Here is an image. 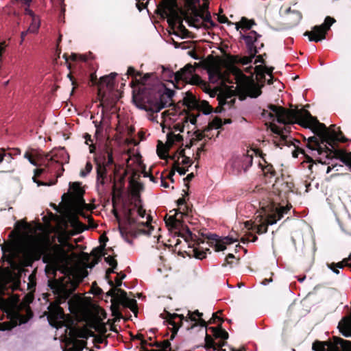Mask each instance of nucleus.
<instances>
[{"instance_id": "obj_1", "label": "nucleus", "mask_w": 351, "mask_h": 351, "mask_svg": "<svg viewBox=\"0 0 351 351\" xmlns=\"http://www.w3.org/2000/svg\"><path fill=\"white\" fill-rule=\"evenodd\" d=\"M43 256V262L47 263L45 271L56 275L58 266L65 256L64 247L59 244H44L40 241L33 239L22 249V258L25 266H32L35 261Z\"/></svg>"}, {"instance_id": "obj_2", "label": "nucleus", "mask_w": 351, "mask_h": 351, "mask_svg": "<svg viewBox=\"0 0 351 351\" xmlns=\"http://www.w3.org/2000/svg\"><path fill=\"white\" fill-rule=\"evenodd\" d=\"M174 95V90L166 87L163 91L143 87L139 88L137 95L133 94V100L141 109L158 112L165 108L174 105L172 99Z\"/></svg>"}, {"instance_id": "obj_3", "label": "nucleus", "mask_w": 351, "mask_h": 351, "mask_svg": "<svg viewBox=\"0 0 351 351\" xmlns=\"http://www.w3.org/2000/svg\"><path fill=\"white\" fill-rule=\"evenodd\" d=\"M283 111L287 118H289L291 120L295 119V112L284 110ZM296 113H298V112L297 111ZM299 113L304 117V119L300 121L302 126L305 128H310L314 134L313 136H317L322 144L326 143L328 146L334 148V147H336L337 142L346 143L348 141V139L344 135L339 137L335 130H330L327 128L324 123H320L317 117L312 116L308 110H300Z\"/></svg>"}, {"instance_id": "obj_4", "label": "nucleus", "mask_w": 351, "mask_h": 351, "mask_svg": "<svg viewBox=\"0 0 351 351\" xmlns=\"http://www.w3.org/2000/svg\"><path fill=\"white\" fill-rule=\"evenodd\" d=\"M79 283L80 281L67 276L48 280V286L55 295L54 302L58 311L62 312V309L59 306L64 303L71 297L78 287Z\"/></svg>"}, {"instance_id": "obj_5", "label": "nucleus", "mask_w": 351, "mask_h": 351, "mask_svg": "<svg viewBox=\"0 0 351 351\" xmlns=\"http://www.w3.org/2000/svg\"><path fill=\"white\" fill-rule=\"evenodd\" d=\"M327 143L322 144L321 140L317 136H310L307 139L306 147L311 151V154L315 156L316 155L326 154V158L339 159L341 162L344 160L343 158L346 152L341 149L329 147Z\"/></svg>"}, {"instance_id": "obj_6", "label": "nucleus", "mask_w": 351, "mask_h": 351, "mask_svg": "<svg viewBox=\"0 0 351 351\" xmlns=\"http://www.w3.org/2000/svg\"><path fill=\"white\" fill-rule=\"evenodd\" d=\"M164 74L167 76L173 77L176 83L182 81L184 83H189L192 85L206 86V82L202 80L199 75L194 74L195 68L191 64H187L180 71L174 73L170 69H166L163 67Z\"/></svg>"}, {"instance_id": "obj_7", "label": "nucleus", "mask_w": 351, "mask_h": 351, "mask_svg": "<svg viewBox=\"0 0 351 351\" xmlns=\"http://www.w3.org/2000/svg\"><path fill=\"white\" fill-rule=\"evenodd\" d=\"M267 107L271 112H268L266 110H263V111L262 112L263 116L267 115V117L270 119H272V120H274L276 118V121L279 123H282L285 125L298 123L302 126L300 121H302L304 119V117L302 116L303 114H300L299 112L298 113L295 112V117H296L295 119L291 120L289 118V119L287 118V116L285 114L284 115L285 112L283 111V110H287V111H292L294 112H297V111L300 112V110H306V109H304V108L287 109L284 107L278 106H276V105L271 104H269Z\"/></svg>"}, {"instance_id": "obj_8", "label": "nucleus", "mask_w": 351, "mask_h": 351, "mask_svg": "<svg viewBox=\"0 0 351 351\" xmlns=\"http://www.w3.org/2000/svg\"><path fill=\"white\" fill-rule=\"evenodd\" d=\"M160 15L167 18V22L169 25H175L176 21H180L185 15L184 10L180 8L178 4V0H162L160 8H158Z\"/></svg>"}, {"instance_id": "obj_9", "label": "nucleus", "mask_w": 351, "mask_h": 351, "mask_svg": "<svg viewBox=\"0 0 351 351\" xmlns=\"http://www.w3.org/2000/svg\"><path fill=\"white\" fill-rule=\"evenodd\" d=\"M203 314L199 313L198 310L195 311L194 312H191L190 311L188 312V316L184 317L183 315H179L177 313H171L169 312H166L165 317H163L165 321L167 322L169 325L172 326L171 328V339H173L179 328L182 326L183 321L185 320L186 322L189 319L196 322L197 318L195 316L198 317H202Z\"/></svg>"}, {"instance_id": "obj_10", "label": "nucleus", "mask_w": 351, "mask_h": 351, "mask_svg": "<svg viewBox=\"0 0 351 351\" xmlns=\"http://www.w3.org/2000/svg\"><path fill=\"white\" fill-rule=\"evenodd\" d=\"M184 20L191 27H201L203 22L200 20V16L202 14L201 10H197V4L200 3V0H184Z\"/></svg>"}, {"instance_id": "obj_11", "label": "nucleus", "mask_w": 351, "mask_h": 351, "mask_svg": "<svg viewBox=\"0 0 351 351\" xmlns=\"http://www.w3.org/2000/svg\"><path fill=\"white\" fill-rule=\"evenodd\" d=\"M335 19L329 16H326L324 23L321 25H315L311 31H306L304 36H308L309 41L319 42L326 38L327 32L330 26L335 23Z\"/></svg>"}, {"instance_id": "obj_12", "label": "nucleus", "mask_w": 351, "mask_h": 351, "mask_svg": "<svg viewBox=\"0 0 351 351\" xmlns=\"http://www.w3.org/2000/svg\"><path fill=\"white\" fill-rule=\"evenodd\" d=\"M202 236L208 240L207 243L210 247H213L216 252L223 251L226 249V245L232 244L239 241L238 238H234L233 236L225 237L220 239L215 234H204Z\"/></svg>"}, {"instance_id": "obj_13", "label": "nucleus", "mask_w": 351, "mask_h": 351, "mask_svg": "<svg viewBox=\"0 0 351 351\" xmlns=\"http://www.w3.org/2000/svg\"><path fill=\"white\" fill-rule=\"evenodd\" d=\"M261 37V35L258 34L256 31L252 30L247 34H241V38L244 40L247 52H252L254 55H256L258 49L264 47V44L259 42L258 39Z\"/></svg>"}, {"instance_id": "obj_14", "label": "nucleus", "mask_w": 351, "mask_h": 351, "mask_svg": "<svg viewBox=\"0 0 351 351\" xmlns=\"http://www.w3.org/2000/svg\"><path fill=\"white\" fill-rule=\"evenodd\" d=\"M178 236L184 239L189 248L198 246L201 243H204V240L193 234L187 226H184L182 230H180Z\"/></svg>"}, {"instance_id": "obj_15", "label": "nucleus", "mask_w": 351, "mask_h": 351, "mask_svg": "<svg viewBox=\"0 0 351 351\" xmlns=\"http://www.w3.org/2000/svg\"><path fill=\"white\" fill-rule=\"evenodd\" d=\"M117 74L116 73H111L108 75L101 77L99 80L97 88V95L100 100H102L105 97V91L103 90L104 85L112 90L114 87V79Z\"/></svg>"}, {"instance_id": "obj_16", "label": "nucleus", "mask_w": 351, "mask_h": 351, "mask_svg": "<svg viewBox=\"0 0 351 351\" xmlns=\"http://www.w3.org/2000/svg\"><path fill=\"white\" fill-rule=\"evenodd\" d=\"M339 337L333 336L331 339L325 341H315L313 343V350L314 351H338V343L336 339Z\"/></svg>"}, {"instance_id": "obj_17", "label": "nucleus", "mask_w": 351, "mask_h": 351, "mask_svg": "<svg viewBox=\"0 0 351 351\" xmlns=\"http://www.w3.org/2000/svg\"><path fill=\"white\" fill-rule=\"evenodd\" d=\"M125 219L128 225L136 226L137 230L144 234L150 235L152 230L154 229L151 225L152 219L150 215L147 216V221L146 222H137V220L133 217H126Z\"/></svg>"}, {"instance_id": "obj_18", "label": "nucleus", "mask_w": 351, "mask_h": 351, "mask_svg": "<svg viewBox=\"0 0 351 351\" xmlns=\"http://www.w3.org/2000/svg\"><path fill=\"white\" fill-rule=\"evenodd\" d=\"M94 161L96 164L97 182L104 185L108 173V167L104 165L105 158L104 157H95Z\"/></svg>"}, {"instance_id": "obj_19", "label": "nucleus", "mask_w": 351, "mask_h": 351, "mask_svg": "<svg viewBox=\"0 0 351 351\" xmlns=\"http://www.w3.org/2000/svg\"><path fill=\"white\" fill-rule=\"evenodd\" d=\"M1 250L3 252V258L11 266L15 264V258L16 252L15 246L13 243H10L1 245Z\"/></svg>"}, {"instance_id": "obj_20", "label": "nucleus", "mask_w": 351, "mask_h": 351, "mask_svg": "<svg viewBox=\"0 0 351 351\" xmlns=\"http://www.w3.org/2000/svg\"><path fill=\"white\" fill-rule=\"evenodd\" d=\"M291 205L287 204L286 206H276L275 208V212L269 214L267 216V223L273 225L277 222V221L282 219L285 214H287L291 209Z\"/></svg>"}, {"instance_id": "obj_21", "label": "nucleus", "mask_w": 351, "mask_h": 351, "mask_svg": "<svg viewBox=\"0 0 351 351\" xmlns=\"http://www.w3.org/2000/svg\"><path fill=\"white\" fill-rule=\"evenodd\" d=\"M248 56H240L239 55H231L227 56V60L233 64H239L242 65H246L252 62V60L255 58L256 55H254L252 52H247Z\"/></svg>"}, {"instance_id": "obj_22", "label": "nucleus", "mask_w": 351, "mask_h": 351, "mask_svg": "<svg viewBox=\"0 0 351 351\" xmlns=\"http://www.w3.org/2000/svg\"><path fill=\"white\" fill-rule=\"evenodd\" d=\"M258 83H256L254 80H250L249 82L244 84V88L247 95L252 98H256L262 93L261 87Z\"/></svg>"}, {"instance_id": "obj_23", "label": "nucleus", "mask_w": 351, "mask_h": 351, "mask_svg": "<svg viewBox=\"0 0 351 351\" xmlns=\"http://www.w3.org/2000/svg\"><path fill=\"white\" fill-rule=\"evenodd\" d=\"M106 244H101L99 246L95 247L92 251L90 254L94 256V259L91 263H90L87 267L89 268H93L95 265L98 264L100 262L101 258L105 256L106 252Z\"/></svg>"}, {"instance_id": "obj_24", "label": "nucleus", "mask_w": 351, "mask_h": 351, "mask_svg": "<svg viewBox=\"0 0 351 351\" xmlns=\"http://www.w3.org/2000/svg\"><path fill=\"white\" fill-rule=\"evenodd\" d=\"M198 101L195 96L191 91H187L182 100V105L187 107V110H184V112L186 114L187 112H189V110H195Z\"/></svg>"}, {"instance_id": "obj_25", "label": "nucleus", "mask_w": 351, "mask_h": 351, "mask_svg": "<svg viewBox=\"0 0 351 351\" xmlns=\"http://www.w3.org/2000/svg\"><path fill=\"white\" fill-rule=\"evenodd\" d=\"M338 328L344 337H351V315L343 317L339 322Z\"/></svg>"}, {"instance_id": "obj_26", "label": "nucleus", "mask_w": 351, "mask_h": 351, "mask_svg": "<svg viewBox=\"0 0 351 351\" xmlns=\"http://www.w3.org/2000/svg\"><path fill=\"white\" fill-rule=\"evenodd\" d=\"M289 14L286 16V24L289 27H293L297 25L301 21L302 15L300 12L297 10L291 11L288 10Z\"/></svg>"}, {"instance_id": "obj_27", "label": "nucleus", "mask_w": 351, "mask_h": 351, "mask_svg": "<svg viewBox=\"0 0 351 351\" xmlns=\"http://www.w3.org/2000/svg\"><path fill=\"white\" fill-rule=\"evenodd\" d=\"M293 145L295 147V149L292 152L293 157L297 158L299 154H303L304 156V158H305V161L306 162L309 163V165H308V168L310 170H311V169L313 167V165L314 163H316V160H314L311 156H308L306 153V152H305V150L304 149L300 148V147L296 146L294 144H293ZM317 162H319V163H322V164H326V162H323L322 160V159L317 160Z\"/></svg>"}, {"instance_id": "obj_28", "label": "nucleus", "mask_w": 351, "mask_h": 351, "mask_svg": "<svg viewBox=\"0 0 351 351\" xmlns=\"http://www.w3.org/2000/svg\"><path fill=\"white\" fill-rule=\"evenodd\" d=\"M199 115V112L196 115H194L193 114L187 112L186 115L184 118L183 122L182 123H178L173 125L174 130L180 131V132H183L186 123H188L189 121H190L193 125L196 124L197 117Z\"/></svg>"}, {"instance_id": "obj_29", "label": "nucleus", "mask_w": 351, "mask_h": 351, "mask_svg": "<svg viewBox=\"0 0 351 351\" xmlns=\"http://www.w3.org/2000/svg\"><path fill=\"white\" fill-rule=\"evenodd\" d=\"M178 214L182 215L183 213L176 210L175 215L169 216L168 219L166 220V224L167 226L180 231L184 226L182 224V221L177 218Z\"/></svg>"}, {"instance_id": "obj_30", "label": "nucleus", "mask_w": 351, "mask_h": 351, "mask_svg": "<svg viewBox=\"0 0 351 351\" xmlns=\"http://www.w3.org/2000/svg\"><path fill=\"white\" fill-rule=\"evenodd\" d=\"M274 187L279 191L280 194L287 195L291 192H293L294 184L293 182L283 181L281 183L276 182L274 185Z\"/></svg>"}, {"instance_id": "obj_31", "label": "nucleus", "mask_w": 351, "mask_h": 351, "mask_svg": "<svg viewBox=\"0 0 351 351\" xmlns=\"http://www.w3.org/2000/svg\"><path fill=\"white\" fill-rule=\"evenodd\" d=\"M69 188L72 190V196L73 198L82 199V197L85 193L84 190L81 187V183L78 182H70Z\"/></svg>"}, {"instance_id": "obj_32", "label": "nucleus", "mask_w": 351, "mask_h": 351, "mask_svg": "<svg viewBox=\"0 0 351 351\" xmlns=\"http://www.w3.org/2000/svg\"><path fill=\"white\" fill-rule=\"evenodd\" d=\"M268 225H269V224L267 223V219H266L265 223H261V224L257 225V226L253 225L250 221H247L245 223V227L246 228H247L248 230H252L256 229V233H258V234H261L263 233H266L267 232Z\"/></svg>"}, {"instance_id": "obj_33", "label": "nucleus", "mask_w": 351, "mask_h": 351, "mask_svg": "<svg viewBox=\"0 0 351 351\" xmlns=\"http://www.w3.org/2000/svg\"><path fill=\"white\" fill-rule=\"evenodd\" d=\"M271 130L273 133L276 134L280 136V141L282 145H289L291 140L288 139V137L284 134L283 129L278 127L274 123H271L270 125Z\"/></svg>"}, {"instance_id": "obj_34", "label": "nucleus", "mask_w": 351, "mask_h": 351, "mask_svg": "<svg viewBox=\"0 0 351 351\" xmlns=\"http://www.w3.org/2000/svg\"><path fill=\"white\" fill-rule=\"evenodd\" d=\"M69 222L71 226L76 230L77 233H81L86 229L85 225L80 221L77 216L75 215L70 217Z\"/></svg>"}, {"instance_id": "obj_35", "label": "nucleus", "mask_w": 351, "mask_h": 351, "mask_svg": "<svg viewBox=\"0 0 351 351\" xmlns=\"http://www.w3.org/2000/svg\"><path fill=\"white\" fill-rule=\"evenodd\" d=\"M256 23L253 19H248L246 17L243 16L239 23H235L236 29L238 30L239 28L242 29L250 30L253 25H255Z\"/></svg>"}, {"instance_id": "obj_36", "label": "nucleus", "mask_w": 351, "mask_h": 351, "mask_svg": "<svg viewBox=\"0 0 351 351\" xmlns=\"http://www.w3.org/2000/svg\"><path fill=\"white\" fill-rule=\"evenodd\" d=\"M169 145L163 144L160 141H158V143L157 145V154L160 159L165 160L167 158V153L169 150Z\"/></svg>"}, {"instance_id": "obj_37", "label": "nucleus", "mask_w": 351, "mask_h": 351, "mask_svg": "<svg viewBox=\"0 0 351 351\" xmlns=\"http://www.w3.org/2000/svg\"><path fill=\"white\" fill-rule=\"evenodd\" d=\"M191 252L193 253V256L197 258L202 260L206 257V252H208L210 253V251L209 248H206L204 250L203 248L200 247L199 245L195 246L193 247H191Z\"/></svg>"}, {"instance_id": "obj_38", "label": "nucleus", "mask_w": 351, "mask_h": 351, "mask_svg": "<svg viewBox=\"0 0 351 351\" xmlns=\"http://www.w3.org/2000/svg\"><path fill=\"white\" fill-rule=\"evenodd\" d=\"M98 157H104L105 162H104L107 167L114 164L112 149L109 147L105 149V152Z\"/></svg>"}, {"instance_id": "obj_39", "label": "nucleus", "mask_w": 351, "mask_h": 351, "mask_svg": "<svg viewBox=\"0 0 351 351\" xmlns=\"http://www.w3.org/2000/svg\"><path fill=\"white\" fill-rule=\"evenodd\" d=\"M263 160L265 163L264 166H261L262 171L265 175V176H269V178H274L276 175V172L273 167V165L270 163H268L264 158Z\"/></svg>"}, {"instance_id": "obj_40", "label": "nucleus", "mask_w": 351, "mask_h": 351, "mask_svg": "<svg viewBox=\"0 0 351 351\" xmlns=\"http://www.w3.org/2000/svg\"><path fill=\"white\" fill-rule=\"evenodd\" d=\"M195 110L202 111L205 114H209L213 111L212 106L206 100L198 101L197 108Z\"/></svg>"}, {"instance_id": "obj_41", "label": "nucleus", "mask_w": 351, "mask_h": 351, "mask_svg": "<svg viewBox=\"0 0 351 351\" xmlns=\"http://www.w3.org/2000/svg\"><path fill=\"white\" fill-rule=\"evenodd\" d=\"M63 58L65 60L66 63L67 64V66L69 69H71V64L69 63V60H71L72 61H77L78 60L85 62L86 61V58L82 55H78L77 53H73L70 56H69L66 53L63 55Z\"/></svg>"}, {"instance_id": "obj_42", "label": "nucleus", "mask_w": 351, "mask_h": 351, "mask_svg": "<svg viewBox=\"0 0 351 351\" xmlns=\"http://www.w3.org/2000/svg\"><path fill=\"white\" fill-rule=\"evenodd\" d=\"M123 307L130 308L133 313H136L138 312L137 302L135 299H131L128 298L122 303H121Z\"/></svg>"}, {"instance_id": "obj_43", "label": "nucleus", "mask_w": 351, "mask_h": 351, "mask_svg": "<svg viewBox=\"0 0 351 351\" xmlns=\"http://www.w3.org/2000/svg\"><path fill=\"white\" fill-rule=\"evenodd\" d=\"M223 125L222 119L219 117H215L212 121L208 123V125L204 129V132H208L213 128L219 129Z\"/></svg>"}, {"instance_id": "obj_44", "label": "nucleus", "mask_w": 351, "mask_h": 351, "mask_svg": "<svg viewBox=\"0 0 351 351\" xmlns=\"http://www.w3.org/2000/svg\"><path fill=\"white\" fill-rule=\"evenodd\" d=\"M128 298V297L127 292L125 290L119 287L117 289L116 298H112L111 302L114 301V302L116 303L121 304Z\"/></svg>"}, {"instance_id": "obj_45", "label": "nucleus", "mask_w": 351, "mask_h": 351, "mask_svg": "<svg viewBox=\"0 0 351 351\" xmlns=\"http://www.w3.org/2000/svg\"><path fill=\"white\" fill-rule=\"evenodd\" d=\"M167 144L169 145V147L172 146L175 142H182L183 141V136L178 134H175L173 133H169L167 135Z\"/></svg>"}, {"instance_id": "obj_46", "label": "nucleus", "mask_w": 351, "mask_h": 351, "mask_svg": "<svg viewBox=\"0 0 351 351\" xmlns=\"http://www.w3.org/2000/svg\"><path fill=\"white\" fill-rule=\"evenodd\" d=\"M127 78L129 76H132L133 77V80L131 82V86H134L136 83V78L141 77L142 75V73L140 71H136L133 66H129L127 71Z\"/></svg>"}, {"instance_id": "obj_47", "label": "nucleus", "mask_w": 351, "mask_h": 351, "mask_svg": "<svg viewBox=\"0 0 351 351\" xmlns=\"http://www.w3.org/2000/svg\"><path fill=\"white\" fill-rule=\"evenodd\" d=\"M205 348L207 350L212 349L213 351L217 350V343L213 338L207 332L205 336Z\"/></svg>"}, {"instance_id": "obj_48", "label": "nucleus", "mask_w": 351, "mask_h": 351, "mask_svg": "<svg viewBox=\"0 0 351 351\" xmlns=\"http://www.w3.org/2000/svg\"><path fill=\"white\" fill-rule=\"evenodd\" d=\"M242 168L243 169L244 172H246L247 169L252 165L253 163V156L252 155H250L248 153L247 155L243 156L242 160Z\"/></svg>"}, {"instance_id": "obj_49", "label": "nucleus", "mask_w": 351, "mask_h": 351, "mask_svg": "<svg viewBox=\"0 0 351 351\" xmlns=\"http://www.w3.org/2000/svg\"><path fill=\"white\" fill-rule=\"evenodd\" d=\"M338 341V346L342 351H351V341L345 340L341 337L336 339Z\"/></svg>"}, {"instance_id": "obj_50", "label": "nucleus", "mask_w": 351, "mask_h": 351, "mask_svg": "<svg viewBox=\"0 0 351 351\" xmlns=\"http://www.w3.org/2000/svg\"><path fill=\"white\" fill-rule=\"evenodd\" d=\"M39 27H40V19H38V17L37 16H33L32 18L31 24L27 30L31 33H36V32H37Z\"/></svg>"}, {"instance_id": "obj_51", "label": "nucleus", "mask_w": 351, "mask_h": 351, "mask_svg": "<svg viewBox=\"0 0 351 351\" xmlns=\"http://www.w3.org/2000/svg\"><path fill=\"white\" fill-rule=\"evenodd\" d=\"M111 302L112 304L110 308L112 311V315L119 319L123 318V315L120 311L121 304L116 303L114 301Z\"/></svg>"}, {"instance_id": "obj_52", "label": "nucleus", "mask_w": 351, "mask_h": 351, "mask_svg": "<svg viewBox=\"0 0 351 351\" xmlns=\"http://www.w3.org/2000/svg\"><path fill=\"white\" fill-rule=\"evenodd\" d=\"M265 69H267V66L265 65H256L254 68L256 75L260 77L261 81L265 80Z\"/></svg>"}, {"instance_id": "obj_53", "label": "nucleus", "mask_w": 351, "mask_h": 351, "mask_svg": "<svg viewBox=\"0 0 351 351\" xmlns=\"http://www.w3.org/2000/svg\"><path fill=\"white\" fill-rule=\"evenodd\" d=\"M90 326L95 328L96 331L100 333V335H105L107 332L106 324L100 322L99 321L97 323L92 324Z\"/></svg>"}, {"instance_id": "obj_54", "label": "nucleus", "mask_w": 351, "mask_h": 351, "mask_svg": "<svg viewBox=\"0 0 351 351\" xmlns=\"http://www.w3.org/2000/svg\"><path fill=\"white\" fill-rule=\"evenodd\" d=\"M87 342L84 340L74 339L73 346L75 351H82L86 348Z\"/></svg>"}, {"instance_id": "obj_55", "label": "nucleus", "mask_w": 351, "mask_h": 351, "mask_svg": "<svg viewBox=\"0 0 351 351\" xmlns=\"http://www.w3.org/2000/svg\"><path fill=\"white\" fill-rule=\"evenodd\" d=\"M229 335L228 332L222 328L221 324H219V328L215 336L216 339H221V340H226L228 339Z\"/></svg>"}, {"instance_id": "obj_56", "label": "nucleus", "mask_w": 351, "mask_h": 351, "mask_svg": "<svg viewBox=\"0 0 351 351\" xmlns=\"http://www.w3.org/2000/svg\"><path fill=\"white\" fill-rule=\"evenodd\" d=\"M200 19H202V22H205L207 23H209L210 27L215 26V23L213 21L211 15L209 11H207L206 13L202 14V16H200Z\"/></svg>"}, {"instance_id": "obj_57", "label": "nucleus", "mask_w": 351, "mask_h": 351, "mask_svg": "<svg viewBox=\"0 0 351 351\" xmlns=\"http://www.w3.org/2000/svg\"><path fill=\"white\" fill-rule=\"evenodd\" d=\"M180 165L178 160H176L173 165V169H175V171H178L181 176L184 175L188 171V168L180 167Z\"/></svg>"}, {"instance_id": "obj_58", "label": "nucleus", "mask_w": 351, "mask_h": 351, "mask_svg": "<svg viewBox=\"0 0 351 351\" xmlns=\"http://www.w3.org/2000/svg\"><path fill=\"white\" fill-rule=\"evenodd\" d=\"M130 184L132 185L135 194L139 193L141 190L143 189V184L137 181H134L133 178H132L130 180Z\"/></svg>"}, {"instance_id": "obj_59", "label": "nucleus", "mask_w": 351, "mask_h": 351, "mask_svg": "<svg viewBox=\"0 0 351 351\" xmlns=\"http://www.w3.org/2000/svg\"><path fill=\"white\" fill-rule=\"evenodd\" d=\"M184 18L180 19V21H176V23H178V29L181 32L183 36H186L189 34V31L186 27L184 26L182 22H183Z\"/></svg>"}, {"instance_id": "obj_60", "label": "nucleus", "mask_w": 351, "mask_h": 351, "mask_svg": "<svg viewBox=\"0 0 351 351\" xmlns=\"http://www.w3.org/2000/svg\"><path fill=\"white\" fill-rule=\"evenodd\" d=\"M208 74L210 79L213 78L214 76H215L218 79H220L222 76L221 71L217 68L209 69Z\"/></svg>"}, {"instance_id": "obj_61", "label": "nucleus", "mask_w": 351, "mask_h": 351, "mask_svg": "<svg viewBox=\"0 0 351 351\" xmlns=\"http://www.w3.org/2000/svg\"><path fill=\"white\" fill-rule=\"evenodd\" d=\"M151 76L150 73H145L143 77H139L140 78H136V85H145V82L149 79Z\"/></svg>"}, {"instance_id": "obj_62", "label": "nucleus", "mask_w": 351, "mask_h": 351, "mask_svg": "<svg viewBox=\"0 0 351 351\" xmlns=\"http://www.w3.org/2000/svg\"><path fill=\"white\" fill-rule=\"evenodd\" d=\"M115 269L116 268L111 267L110 268L107 269L106 272V276H105L106 279L108 280V282L109 285H110L111 287L114 286V282L110 279V275L112 273H115V271H114Z\"/></svg>"}, {"instance_id": "obj_63", "label": "nucleus", "mask_w": 351, "mask_h": 351, "mask_svg": "<svg viewBox=\"0 0 351 351\" xmlns=\"http://www.w3.org/2000/svg\"><path fill=\"white\" fill-rule=\"evenodd\" d=\"M92 169H93V165H92L91 162L88 161L86 164L84 169H83L80 171V176L82 177L86 176L92 171Z\"/></svg>"}, {"instance_id": "obj_64", "label": "nucleus", "mask_w": 351, "mask_h": 351, "mask_svg": "<svg viewBox=\"0 0 351 351\" xmlns=\"http://www.w3.org/2000/svg\"><path fill=\"white\" fill-rule=\"evenodd\" d=\"M126 277V275L124 273L120 272L117 274V276L116 277L114 281L116 287L119 288L122 285V280Z\"/></svg>"}]
</instances>
